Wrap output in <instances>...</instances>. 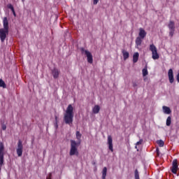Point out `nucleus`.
<instances>
[{
  "instance_id": "nucleus-18",
  "label": "nucleus",
  "mask_w": 179,
  "mask_h": 179,
  "mask_svg": "<svg viewBox=\"0 0 179 179\" xmlns=\"http://www.w3.org/2000/svg\"><path fill=\"white\" fill-rule=\"evenodd\" d=\"M163 110L165 114H171V110L167 106H163Z\"/></svg>"
},
{
  "instance_id": "nucleus-1",
  "label": "nucleus",
  "mask_w": 179,
  "mask_h": 179,
  "mask_svg": "<svg viewBox=\"0 0 179 179\" xmlns=\"http://www.w3.org/2000/svg\"><path fill=\"white\" fill-rule=\"evenodd\" d=\"M73 106H72V104H69L64 114V121L65 124L70 126L73 124Z\"/></svg>"
},
{
  "instance_id": "nucleus-25",
  "label": "nucleus",
  "mask_w": 179,
  "mask_h": 179,
  "mask_svg": "<svg viewBox=\"0 0 179 179\" xmlns=\"http://www.w3.org/2000/svg\"><path fill=\"white\" fill-rule=\"evenodd\" d=\"M3 156L2 155H0V171L1 170V166H2V164H3Z\"/></svg>"
},
{
  "instance_id": "nucleus-32",
  "label": "nucleus",
  "mask_w": 179,
  "mask_h": 179,
  "mask_svg": "<svg viewBox=\"0 0 179 179\" xmlns=\"http://www.w3.org/2000/svg\"><path fill=\"white\" fill-rule=\"evenodd\" d=\"M156 153H157V157H159V156H160V150H159V148H156Z\"/></svg>"
},
{
  "instance_id": "nucleus-14",
  "label": "nucleus",
  "mask_w": 179,
  "mask_h": 179,
  "mask_svg": "<svg viewBox=\"0 0 179 179\" xmlns=\"http://www.w3.org/2000/svg\"><path fill=\"white\" fill-rule=\"evenodd\" d=\"M0 155L5 156V145L2 142H0Z\"/></svg>"
},
{
  "instance_id": "nucleus-5",
  "label": "nucleus",
  "mask_w": 179,
  "mask_h": 179,
  "mask_svg": "<svg viewBox=\"0 0 179 179\" xmlns=\"http://www.w3.org/2000/svg\"><path fill=\"white\" fill-rule=\"evenodd\" d=\"M16 152L18 157H22L23 155V141L19 140L17 144Z\"/></svg>"
},
{
  "instance_id": "nucleus-21",
  "label": "nucleus",
  "mask_w": 179,
  "mask_h": 179,
  "mask_svg": "<svg viewBox=\"0 0 179 179\" xmlns=\"http://www.w3.org/2000/svg\"><path fill=\"white\" fill-rule=\"evenodd\" d=\"M157 143L159 145V148H163V146H164V141H163V140L157 141Z\"/></svg>"
},
{
  "instance_id": "nucleus-4",
  "label": "nucleus",
  "mask_w": 179,
  "mask_h": 179,
  "mask_svg": "<svg viewBox=\"0 0 179 179\" xmlns=\"http://www.w3.org/2000/svg\"><path fill=\"white\" fill-rule=\"evenodd\" d=\"M150 51L152 52V59H159V58H160L159 53H157V48H156L155 44H151L150 45Z\"/></svg>"
},
{
  "instance_id": "nucleus-16",
  "label": "nucleus",
  "mask_w": 179,
  "mask_h": 179,
  "mask_svg": "<svg viewBox=\"0 0 179 179\" xmlns=\"http://www.w3.org/2000/svg\"><path fill=\"white\" fill-rule=\"evenodd\" d=\"M168 27L169 30H175L176 27L173 21H170L169 24H168Z\"/></svg>"
},
{
  "instance_id": "nucleus-19",
  "label": "nucleus",
  "mask_w": 179,
  "mask_h": 179,
  "mask_svg": "<svg viewBox=\"0 0 179 179\" xmlns=\"http://www.w3.org/2000/svg\"><path fill=\"white\" fill-rule=\"evenodd\" d=\"M107 177V167H104L102 170V179H106Z\"/></svg>"
},
{
  "instance_id": "nucleus-26",
  "label": "nucleus",
  "mask_w": 179,
  "mask_h": 179,
  "mask_svg": "<svg viewBox=\"0 0 179 179\" xmlns=\"http://www.w3.org/2000/svg\"><path fill=\"white\" fill-rule=\"evenodd\" d=\"M143 72V76H147L148 75V69L145 68L142 70Z\"/></svg>"
},
{
  "instance_id": "nucleus-28",
  "label": "nucleus",
  "mask_w": 179,
  "mask_h": 179,
  "mask_svg": "<svg viewBox=\"0 0 179 179\" xmlns=\"http://www.w3.org/2000/svg\"><path fill=\"white\" fill-rule=\"evenodd\" d=\"M174 31H175V29H171L170 30V31H169L170 37H173V36H174Z\"/></svg>"
},
{
  "instance_id": "nucleus-30",
  "label": "nucleus",
  "mask_w": 179,
  "mask_h": 179,
  "mask_svg": "<svg viewBox=\"0 0 179 179\" xmlns=\"http://www.w3.org/2000/svg\"><path fill=\"white\" fill-rule=\"evenodd\" d=\"M7 8H8V9H10V10H13L15 9V8H13V6L12 4H8Z\"/></svg>"
},
{
  "instance_id": "nucleus-10",
  "label": "nucleus",
  "mask_w": 179,
  "mask_h": 179,
  "mask_svg": "<svg viewBox=\"0 0 179 179\" xmlns=\"http://www.w3.org/2000/svg\"><path fill=\"white\" fill-rule=\"evenodd\" d=\"M168 76L170 83H174V74L173 73V69H170L168 71Z\"/></svg>"
},
{
  "instance_id": "nucleus-12",
  "label": "nucleus",
  "mask_w": 179,
  "mask_h": 179,
  "mask_svg": "<svg viewBox=\"0 0 179 179\" xmlns=\"http://www.w3.org/2000/svg\"><path fill=\"white\" fill-rule=\"evenodd\" d=\"M122 55H123V59L124 61H127L129 58V52H128L127 50H123L122 51Z\"/></svg>"
},
{
  "instance_id": "nucleus-3",
  "label": "nucleus",
  "mask_w": 179,
  "mask_h": 179,
  "mask_svg": "<svg viewBox=\"0 0 179 179\" xmlns=\"http://www.w3.org/2000/svg\"><path fill=\"white\" fill-rule=\"evenodd\" d=\"M71 149L69 155L70 156H78L79 155V151H78V148L79 147V145H80V143H76L74 140H71Z\"/></svg>"
},
{
  "instance_id": "nucleus-34",
  "label": "nucleus",
  "mask_w": 179,
  "mask_h": 179,
  "mask_svg": "<svg viewBox=\"0 0 179 179\" xmlns=\"http://www.w3.org/2000/svg\"><path fill=\"white\" fill-rule=\"evenodd\" d=\"M99 0H93V5H97L99 3Z\"/></svg>"
},
{
  "instance_id": "nucleus-31",
  "label": "nucleus",
  "mask_w": 179,
  "mask_h": 179,
  "mask_svg": "<svg viewBox=\"0 0 179 179\" xmlns=\"http://www.w3.org/2000/svg\"><path fill=\"white\" fill-rule=\"evenodd\" d=\"M55 122H56L55 127H56V128H58V117L57 115H55Z\"/></svg>"
},
{
  "instance_id": "nucleus-13",
  "label": "nucleus",
  "mask_w": 179,
  "mask_h": 179,
  "mask_svg": "<svg viewBox=\"0 0 179 179\" xmlns=\"http://www.w3.org/2000/svg\"><path fill=\"white\" fill-rule=\"evenodd\" d=\"M92 113L93 114H99L100 113V106L95 105L92 108Z\"/></svg>"
},
{
  "instance_id": "nucleus-17",
  "label": "nucleus",
  "mask_w": 179,
  "mask_h": 179,
  "mask_svg": "<svg viewBox=\"0 0 179 179\" xmlns=\"http://www.w3.org/2000/svg\"><path fill=\"white\" fill-rule=\"evenodd\" d=\"M142 40L143 39L139 36L136 38V45L137 47H139L142 45Z\"/></svg>"
},
{
  "instance_id": "nucleus-15",
  "label": "nucleus",
  "mask_w": 179,
  "mask_h": 179,
  "mask_svg": "<svg viewBox=\"0 0 179 179\" xmlns=\"http://www.w3.org/2000/svg\"><path fill=\"white\" fill-rule=\"evenodd\" d=\"M138 59H139V53L138 52H135L133 55V62H134V64H136V62H138Z\"/></svg>"
},
{
  "instance_id": "nucleus-36",
  "label": "nucleus",
  "mask_w": 179,
  "mask_h": 179,
  "mask_svg": "<svg viewBox=\"0 0 179 179\" xmlns=\"http://www.w3.org/2000/svg\"><path fill=\"white\" fill-rule=\"evenodd\" d=\"M51 177H52V173H50L49 176L46 179H51Z\"/></svg>"
},
{
  "instance_id": "nucleus-29",
  "label": "nucleus",
  "mask_w": 179,
  "mask_h": 179,
  "mask_svg": "<svg viewBox=\"0 0 179 179\" xmlns=\"http://www.w3.org/2000/svg\"><path fill=\"white\" fill-rule=\"evenodd\" d=\"M7 8H8V9H10V10H13L15 9V8H13V6L12 4H8Z\"/></svg>"
},
{
  "instance_id": "nucleus-8",
  "label": "nucleus",
  "mask_w": 179,
  "mask_h": 179,
  "mask_svg": "<svg viewBox=\"0 0 179 179\" xmlns=\"http://www.w3.org/2000/svg\"><path fill=\"white\" fill-rule=\"evenodd\" d=\"M108 149L109 150H110V152H114V148H113V137L111 136H108Z\"/></svg>"
},
{
  "instance_id": "nucleus-2",
  "label": "nucleus",
  "mask_w": 179,
  "mask_h": 179,
  "mask_svg": "<svg viewBox=\"0 0 179 179\" xmlns=\"http://www.w3.org/2000/svg\"><path fill=\"white\" fill-rule=\"evenodd\" d=\"M3 28L0 29V39L1 43H5L6 36L9 34V21L6 17L3 20Z\"/></svg>"
},
{
  "instance_id": "nucleus-39",
  "label": "nucleus",
  "mask_w": 179,
  "mask_h": 179,
  "mask_svg": "<svg viewBox=\"0 0 179 179\" xmlns=\"http://www.w3.org/2000/svg\"><path fill=\"white\" fill-rule=\"evenodd\" d=\"M23 2H24V0H22Z\"/></svg>"
},
{
  "instance_id": "nucleus-6",
  "label": "nucleus",
  "mask_w": 179,
  "mask_h": 179,
  "mask_svg": "<svg viewBox=\"0 0 179 179\" xmlns=\"http://www.w3.org/2000/svg\"><path fill=\"white\" fill-rule=\"evenodd\" d=\"M80 50H81L82 54H83L84 52L85 55H86L87 62L89 64H93V55H92V53L89 50H85V48H82Z\"/></svg>"
},
{
  "instance_id": "nucleus-23",
  "label": "nucleus",
  "mask_w": 179,
  "mask_h": 179,
  "mask_svg": "<svg viewBox=\"0 0 179 179\" xmlns=\"http://www.w3.org/2000/svg\"><path fill=\"white\" fill-rule=\"evenodd\" d=\"M134 178H135V179H141V178H139V172L138 171V169H136V170L134 171Z\"/></svg>"
},
{
  "instance_id": "nucleus-40",
  "label": "nucleus",
  "mask_w": 179,
  "mask_h": 179,
  "mask_svg": "<svg viewBox=\"0 0 179 179\" xmlns=\"http://www.w3.org/2000/svg\"><path fill=\"white\" fill-rule=\"evenodd\" d=\"M0 174H1V171H0Z\"/></svg>"
},
{
  "instance_id": "nucleus-35",
  "label": "nucleus",
  "mask_w": 179,
  "mask_h": 179,
  "mask_svg": "<svg viewBox=\"0 0 179 179\" xmlns=\"http://www.w3.org/2000/svg\"><path fill=\"white\" fill-rule=\"evenodd\" d=\"M11 11L13 14V16H15V17H16V12H15V8L13 10H12Z\"/></svg>"
},
{
  "instance_id": "nucleus-33",
  "label": "nucleus",
  "mask_w": 179,
  "mask_h": 179,
  "mask_svg": "<svg viewBox=\"0 0 179 179\" xmlns=\"http://www.w3.org/2000/svg\"><path fill=\"white\" fill-rule=\"evenodd\" d=\"M1 129H3V131H6V124H3L1 125Z\"/></svg>"
},
{
  "instance_id": "nucleus-38",
  "label": "nucleus",
  "mask_w": 179,
  "mask_h": 179,
  "mask_svg": "<svg viewBox=\"0 0 179 179\" xmlns=\"http://www.w3.org/2000/svg\"><path fill=\"white\" fill-rule=\"evenodd\" d=\"M133 86H134V87H136L138 86V85L134 83L133 84Z\"/></svg>"
},
{
  "instance_id": "nucleus-22",
  "label": "nucleus",
  "mask_w": 179,
  "mask_h": 179,
  "mask_svg": "<svg viewBox=\"0 0 179 179\" xmlns=\"http://www.w3.org/2000/svg\"><path fill=\"white\" fill-rule=\"evenodd\" d=\"M166 127H170L171 125V117L169 116L166 119Z\"/></svg>"
},
{
  "instance_id": "nucleus-11",
  "label": "nucleus",
  "mask_w": 179,
  "mask_h": 179,
  "mask_svg": "<svg viewBox=\"0 0 179 179\" xmlns=\"http://www.w3.org/2000/svg\"><path fill=\"white\" fill-rule=\"evenodd\" d=\"M138 37H140V38H142V39L145 38L146 37V31H145V29L142 28H140Z\"/></svg>"
},
{
  "instance_id": "nucleus-20",
  "label": "nucleus",
  "mask_w": 179,
  "mask_h": 179,
  "mask_svg": "<svg viewBox=\"0 0 179 179\" xmlns=\"http://www.w3.org/2000/svg\"><path fill=\"white\" fill-rule=\"evenodd\" d=\"M0 87H3V89H6V84L3 80L0 78Z\"/></svg>"
},
{
  "instance_id": "nucleus-7",
  "label": "nucleus",
  "mask_w": 179,
  "mask_h": 179,
  "mask_svg": "<svg viewBox=\"0 0 179 179\" xmlns=\"http://www.w3.org/2000/svg\"><path fill=\"white\" fill-rule=\"evenodd\" d=\"M178 169V161L177 159H174L172 162V167L171 168V172L173 174H177Z\"/></svg>"
},
{
  "instance_id": "nucleus-24",
  "label": "nucleus",
  "mask_w": 179,
  "mask_h": 179,
  "mask_svg": "<svg viewBox=\"0 0 179 179\" xmlns=\"http://www.w3.org/2000/svg\"><path fill=\"white\" fill-rule=\"evenodd\" d=\"M76 135V138H77L78 141H80V138H82V134H80V131H77Z\"/></svg>"
},
{
  "instance_id": "nucleus-37",
  "label": "nucleus",
  "mask_w": 179,
  "mask_h": 179,
  "mask_svg": "<svg viewBox=\"0 0 179 179\" xmlns=\"http://www.w3.org/2000/svg\"><path fill=\"white\" fill-rule=\"evenodd\" d=\"M177 81L179 83V73L176 76Z\"/></svg>"
},
{
  "instance_id": "nucleus-27",
  "label": "nucleus",
  "mask_w": 179,
  "mask_h": 179,
  "mask_svg": "<svg viewBox=\"0 0 179 179\" xmlns=\"http://www.w3.org/2000/svg\"><path fill=\"white\" fill-rule=\"evenodd\" d=\"M142 142H143V139H140L139 141H138L136 143V146L139 145H142Z\"/></svg>"
},
{
  "instance_id": "nucleus-9",
  "label": "nucleus",
  "mask_w": 179,
  "mask_h": 179,
  "mask_svg": "<svg viewBox=\"0 0 179 179\" xmlns=\"http://www.w3.org/2000/svg\"><path fill=\"white\" fill-rule=\"evenodd\" d=\"M59 73H60V71L57 68H54L52 70V75L54 79H58V78H59Z\"/></svg>"
}]
</instances>
